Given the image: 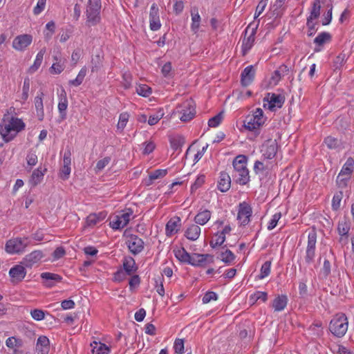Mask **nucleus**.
<instances>
[{
  "instance_id": "nucleus-40",
  "label": "nucleus",
  "mask_w": 354,
  "mask_h": 354,
  "mask_svg": "<svg viewBox=\"0 0 354 354\" xmlns=\"http://www.w3.org/2000/svg\"><path fill=\"white\" fill-rule=\"evenodd\" d=\"M86 72H87V70H86V67H83L79 72L77 76L76 77V78L75 80H70L69 81V84L70 85H72V86H80L82 82L84 81V79L86 75Z\"/></svg>"
},
{
  "instance_id": "nucleus-18",
  "label": "nucleus",
  "mask_w": 354,
  "mask_h": 354,
  "mask_svg": "<svg viewBox=\"0 0 354 354\" xmlns=\"http://www.w3.org/2000/svg\"><path fill=\"white\" fill-rule=\"evenodd\" d=\"M40 276L44 280L43 285L47 288L53 287L57 283L60 282L62 279V277L60 275L51 272H43Z\"/></svg>"
},
{
  "instance_id": "nucleus-54",
  "label": "nucleus",
  "mask_w": 354,
  "mask_h": 354,
  "mask_svg": "<svg viewBox=\"0 0 354 354\" xmlns=\"http://www.w3.org/2000/svg\"><path fill=\"white\" fill-rule=\"evenodd\" d=\"M350 230L349 224L346 222H341L339 223L337 230L339 232V234L341 236L347 235L348 233V231Z\"/></svg>"
},
{
  "instance_id": "nucleus-36",
  "label": "nucleus",
  "mask_w": 354,
  "mask_h": 354,
  "mask_svg": "<svg viewBox=\"0 0 354 354\" xmlns=\"http://www.w3.org/2000/svg\"><path fill=\"white\" fill-rule=\"evenodd\" d=\"M331 40V35L327 32L319 33L314 39V44L317 46H322Z\"/></svg>"
},
{
  "instance_id": "nucleus-31",
  "label": "nucleus",
  "mask_w": 354,
  "mask_h": 354,
  "mask_svg": "<svg viewBox=\"0 0 354 354\" xmlns=\"http://www.w3.org/2000/svg\"><path fill=\"white\" fill-rule=\"evenodd\" d=\"M106 216L104 212L98 214H91L86 218V223L88 226H94L100 222L102 221Z\"/></svg>"
},
{
  "instance_id": "nucleus-53",
  "label": "nucleus",
  "mask_w": 354,
  "mask_h": 354,
  "mask_svg": "<svg viewBox=\"0 0 354 354\" xmlns=\"http://www.w3.org/2000/svg\"><path fill=\"white\" fill-rule=\"evenodd\" d=\"M286 0H276L275 3L272 5V9L273 12V15H275L276 17L281 15L280 9L283 6Z\"/></svg>"
},
{
  "instance_id": "nucleus-44",
  "label": "nucleus",
  "mask_w": 354,
  "mask_h": 354,
  "mask_svg": "<svg viewBox=\"0 0 354 354\" xmlns=\"http://www.w3.org/2000/svg\"><path fill=\"white\" fill-rule=\"evenodd\" d=\"M270 267L271 262L269 261H266L261 266L260 270V274L259 275V278L262 279L266 277H268L270 273Z\"/></svg>"
},
{
  "instance_id": "nucleus-29",
  "label": "nucleus",
  "mask_w": 354,
  "mask_h": 354,
  "mask_svg": "<svg viewBox=\"0 0 354 354\" xmlns=\"http://www.w3.org/2000/svg\"><path fill=\"white\" fill-rule=\"evenodd\" d=\"M288 298L286 295H279L272 301V307L275 311H282L287 306Z\"/></svg>"
},
{
  "instance_id": "nucleus-48",
  "label": "nucleus",
  "mask_w": 354,
  "mask_h": 354,
  "mask_svg": "<svg viewBox=\"0 0 354 354\" xmlns=\"http://www.w3.org/2000/svg\"><path fill=\"white\" fill-rule=\"evenodd\" d=\"M136 92L140 95L147 97L151 93V88L146 84H141L136 88Z\"/></svg>"
},
{
  "instance_id": "nucleus-26",
  "label": "nucleus",
  "mask_w": 354,
  "mask_h": 354,
  "mask_svg": "<svg viewBox=\"0 0 354 354\" xmlns=\"http://www.w3.org/2000/svg\"><path fill=\"white\" fill-rule=\"evenodd\" d=\"M191 17H192V24L191 29L196 33L200 27V23L201 21V16L198 12V8L196 6H193L191 8Z\"/></svg>"
},
{
  "instance_id": "nucleus-4",
  "label": "nucleus",
  "mask_w": 354,
  "mask_h": 354,
  "mask_svg": "<svg viewBox=\"0 0 354 354\" xmlns=\"http://www.w3.org/2000/svg\"><path fill=\"white\" fill-rule=\"evenodd\" d=\"M101 0H88L86 8L87 23L95 26L100 21Z\"/></svg>"
},
{
  "instance_id": "nucleus-47",
  "label": "nucleus",
  "mask_w": 354,
  "mask_h": 354,
  "mask_svg": "<svg viewBox=\"0 0 354 354\" xmlns=\"http://www.w3.org/2000/svg\"><path fill=\"white\" fill-rule=\"evenodd\" d=\"M215 236L216 239L210 241V245L213 248L221 245L225 241V236L221 232L217 233Z\"/></svg>"
},
{
  "instance_id": "nucleus-12",
  "label": "nucleus",
  "mask_w": 354,
  "mask_h": 354,
  "mask_svg": "<svg viewBox=\"0 0 354 354\" xmlns=\"http://www.w3.org/2000/svg\"><path fill=\"white\" fill-rule=\"evenodd\" d=\"M9 275L11 277L12 283H17L25 278L26 270L21 264L16 265L10 269Z\"/></svg>"
},
{
  "instance_id": "nucleus-34",
  "label": "nucleus",
  "mask_w": 354,
  "mask_h": 354,
  "mask_svg": "<svg viewBox=\"0 0 354 354\" xmlns=\"http://www.w3.org/2000/svg\"><path fill=\"white\" fill-rule=\"evenodd\" d=\"M211 218V212L204 209L199 212L195 216L194 221L196 223L203 225L207 223Z\"/></svg>"
},
{
  "instance_id": "nucleus-3",
  "label": "nucleus",
  "mask_w": 354,
  "mask_h": 354,
  "mask_svg": "<svg viewBox=\"0 0 354 354\" xmlns=\"http://www.w3.org/2000/svg\"><path fill=\"white\" fill-rule=\"evenodd\" d=\"M266 121L263 116V111L261 109L257 108L252 115H249L244 120V127L251 131L254 132V135L259 134V129Z\"/></svg>"
},
{
  "instance_id": "nucleus-21",
  "label": "nucleus",
  "mask_w": 354,
  "mask_h": 354,
  "mask_svg": "<svg viewBox=\"0 0 354 354\" xmlns=\"http://www.w3.org/2000/svg\"><path fill=\"white\" fill-rule=\"evenodd\" d=\"M254 74L255 72L252 65L245 67L241 75V84L243 86H248L250 85L254 78Z\"/></svg>"
},
{
  "instance_id": "nucleus-32",
  "label": "nucleus",
  "mask_w": 354,
  "mask_h": 354,
  "mask_svg": "<svg viewBox=\"0 0 354 354\" xmlns=\"http://www.w3.org/2000/svg\"><path fill=\"white\" fill-rule=\"evenodd\" d=\"M93 354H109L110 349L104 344L94 341L91 343Z\"/></svg>"
},
{
  "instance_id": "nucleus-58",
  "label": "nucleus",
  "mask_w": 354,
  "mask_h": 354,
  "mask_svg": "<svg viewBox=\"0 0 354 354\" xmlns=\"http://www.w3.org/2000/svg\"><path fill=\"white\" fill-rule=\"evenodd\" d=\"M281 216V212L275 213L272 216V218H271V220L269 222L268 225V229L269 230H273L277 226V224L279 220L280 219Z\"/></svg>"
},
{
  "instance_id": "nucleus-38",
  "label": "nucleus",
  "mask_w": 354,
  "mask_h": 354,
  "mask_svg": "<svg viewBox=\"0 0 354 354\" xmlns=\"http://www.w3.org/2000/svg\"><path fill=\"white\" fill-rule=\"evenodd\" d=\"M45 53L46 50L45 48H43L40 50V51L37 53L34 64L29 68L30 73H35L39 68V66L41 64Z\"/></svg>"
},
{
  "instance_id": "nucleus-42",
  "label": "nucleus",
  "mask_w": 354,
  "mask_h": 354,
  "mask_svg": "<svg viewBox=\"0 0 354 354\" xmlns=\"http://www.w3.org/2000/svg\"><path fill=\"white\" fill-rule=\"evenodd\" d=\"M219 258L225 263L230 264L235 259V255L234 254V253L231 250H230L228 249H226L225 251L222 252L220 254V257Z\"/></svg>"
},
{
  "instance_id": "nucleus-11",
  "label": "nucleus",
  "mask_w": 354,
  "mask_h": 354,
  "mask_svg": "<svg viewBox=\"0 0 354 354\" xmlns=\"http://www.w3.org/2000/svg\"><path fill=\"white\" fill-rule=\"evenodd\" d=\"M126 244L129 251L134 255L140 253L144 249V241L137 235H129L126 241Z\"/></svg>"
},
{
  "instance_id": "nucleus-63",
  "label": "nucleus",
  "mask_w": 354,
  "mask_h": 354,
  "mask_svg": "<svg viewBox=\"0 0 354 354\" xmlns=\"http://www.w3.org/2000/svg\"><path fill=\"white\" fill-rule=\"evenodd\" d=\"M149 26L152 30H158L160 29L161 24L159 17L149 18Z\"/></svg>"
},
{
  "instance_id": "nucleus-56",
  "label": "nucleus",
  "mask_w": 354,
  "mask_h": 354,
  "mask_svg": "<svg viewBox=\"0 0 354 354\" xmlns=\"http://www.w3.org/2000/svg\"><path fill=\"white\" fill-rule=\"evenodd\" d=\"M250 299L253 301H257V300L261 299L265 302L268 299V295L266 292L258 291L250 296Z\"/></svg>"
},
{
  "instance_id": "nucleus-17",
  "label": "nucleus",
  "mask_w": 354,
  "mask_h": 354,
  "mask_svg": "<svg viewBox=\"0 0 354 354\" xmlns=\"http://www.w3.org/2000/svg\"><path fill=\"white\" fill-rule=\"evenodd\" d=\"M44 257L41 250H34L25 256L23 259V263L27 268H32L35 263H37Z\"/></svg>"
},
{
  "instance_id": "nucleus-60",
  "label": "nucleus",
  "mask_w": 354,
  "mask_h": 354,
  "mask_svg": "<svg viewBox=\"0 0 354 354\" xmlns=\"http://www.w3.org/2000/svg\"><path fill=\"white\" fill-rule=\"evenodd\" d=\"M30 315L32 317L37 321H41L44 319L45 315L44 312L39 309H34L31 310Z\"/></svg>"
},
{
  "instance_id": "nucleus-9",
  "label": "nucleus",
  "mask_w": 354,
  "mask_h": 354,
  "mask_svg": "<svg viewBox=\"0 0 354 354\" xmlns=\"http://www.w3.org/2000/svg\"><path fill=\"white\" fill-rule=\"evenodd\" d=\"M264 107H268L270 111H274L275 108H281L284 103V97L279 94L267 93L264 97Z\"/></svg>"
},
{
  "instance_id": "nucleus-55",
  "label": "nucleus",
  "mask_w": 354,
  "mask_h": 354,
  "mask_svg": "<svg viewBox=\"0 0 354 354\" xmlns=\"http://www.w3.org/2000/svg\"><path fill=\"white\" fill-rule=\"evenodd\" d=\"M46 28L48 30V32L45 34V38L46 39H50L55 31V22L53 21H49L48 23L46 24Z\"/></svg>"
},
{
  "instance_id": "nucleus-6",
  "label": "nucleus",
  "mask_w": 354,
  "mask_h": 354,
  "mask_svg": "<svg viewBox=\"0 0 354 354\" xmlns=\"http://www.w3.org/2000/svg\"><path fill=\"white\" fill-rule=\"evenodd\" d=\"M28 245L27 237H17L8 240L6 243L5 250L9 254H19L23 252Z\"/></svg>"
},
{
  "instance_id": "nucleus-61",
  "label": "nucleus",
  "mask_w": 354,
  "mask_h": 354,
  "mask_svg": "<svg viewBox=\"0 0 354 354\" xmlns=\"http://www.w3.org/2000/svg\"><path fill=\"white\" fill-rule=\"evenodd\" d=\"M71 167L62 166L59 171V177L63 180H66L69 178L71 174Z\"/></svg>"
},
{
  "instance_id": "nucleus-30",
  "label": "nucleus",
  "mask_w": 354,
  "mask_h": 354,
  "mask_svg": "<svg viewBox=\"0 0 354 354\" xmlns=\"http://www.w3.org/2000/svg\"><path fill=\"white\" fill-rule=\"evenodd\" d=\"M43 96L44 93L42 92L40 93L39 95L35 97V106L37 111V115L40 121L44 119V104H43Z\"/></svg>"
},
{
  "instance_id": "nucleus-20",
  "label": "nucleus",
  "mask_w": 354,
  "mask_h": 354,
  "mask_svg": "<svg viewBox=\"0 0 354 354\" xmlns=\"http://www.w3.org/2000/svg\"><path fill=\"white\" fill-rule=\"evenodd\" d=\"M35 350L37 354H48L50 341L46 336L41 335L38 337Z\"/></svg>"
},
{
  "instance_id": "nucleus-64",
  "label": "nucleus",
  "mask_w": 354,
  "mask_h": 354,
  "mask_svg": "<svg viewBox=\"0 0 354 354\" xmlns=\"http://www.w3.org/2000/svg\"><path fill=\"white\" fill-rule=\"evenodd\" d=\"M175 352L179 354H182L184 352V342L183 339H177L174 342V346Z\"/></svg>"
},
{
  "instance_id": "nucleus-27",
  "label": "nucleus",
  "mask_w": 354,
  "mask_h": 354,
  "mask_svg": "<svg viewBox=\"0 0 354 354\" xmlns=\"http://www.w3.org/2000/svg\"><path fill=\"white\" fill-rule=\"evenodd\" d=\"M258 25H257L255 28H252L250 35L246 38H245L243 40L242 44V50L243 55H245L247 52L250 50V48L252 47L254 42V35L256 33V29L257 28Z\"/></svg>"
},
{
  "instance_id": "nucleus-23",
  "label": "nucleus",
  "mask_w": 354,
  "mask_h": 354,
  "mask_svg": "<svg viewBox=\"0 0 354 354\" xmlns=\"http://www.w3.org/2000/svg\"><path fill=\"white\" fill-rule=\"evenodd\" d=\"M180 225V218L179 217H174L171 218L166 224L165 231L167 236L178 232Z\"/></svg>"
},
{
  "instance_id": "nucleus-22",
  "label": "nucleus",
  "mask_w": 354,
  "mask_h": 354,
  "mask_svg": "<svg viewBox=\"0 0 354 354\" xmlns=\"http://www.w3.org/2000/svg\"><path fill=\"white\" fill-rule=\"evenodd\" d=\"M231 185V178L230 175L222 171L220 173L219 180L218 181L217 187L221 192H225L229 190Z\"/></svg>"
},
{
  "instance_id": "nucleus-24",
  "label": "nucleus",
  "mask_w": 354,
  "mask_h": 354,
  "mask_svg": "<svg viewBox=\"0 0 354 354\" xmlns=\"http://www.w3.org/2000/svg\"><path fill=\"white\" fill-rule=\"evenodd\" d=\"M123 270L125 271L129 276L133 275L138 270L134 259L131 257H125L123 259Z\"/></svg>"
},
{
  "instance_id": "nucleus-15",
  "label": "nucleus",
  "mask_w": 354,
  "mask_h": 354,
  "mask_svg": "<svg viewBox=\"0 0 354 354\" xmlns=\"http://www.w3.org/2000/svg\"><path fill=\"white\" fill-rule=\"evenodd\" d=\"M178 111L182 114L180 119L183 122L189 121L196 114L195 108L191 101L184 102L181 106V109Z\"/></svg>"
},
{
  "instance_id": "nucleus-7",
  "label": "nucleus",
  "mask_w": 354,
  "mask_h": 354,
  "mask_svg": "<svg viewBox=\"0 0 354 354\" xmlns=\"http://www.w3.org/2000/svg\"><path fill=\"white\" fill-rule=\"evenodd\" d=\"M132 215L133 210L127 209L113 218V220L110 222V226L113 230H120L129 223Z\"/></svg>"
},
{
  "instance_id": "nucleus-41",
  "label": "nucleus",
  "mask_w": 354,
  "mask_h": 354,
  "mask_svg": "<svg viewBox=\"0 0 354 354\" xmlns=\"http://www.w3.org/2000/svg\"><path fill=\"white\" fill-rule=\"evenodd\" d=\"M320 0H315L313 3L310 15L307 19L313 20L318 18L320 15Z\"/></svg>"
},
{
  "instance_id": "nucleus-51",
  "label": "nucleus",
  "mask_w": 354,
  "mask_h": 354,
  "mask_svg": "<svg viewBox=\"0 0 354 354\" xmlns=\"http://www.w3.org/2000/svg\"><path fill=\"white\" fill-rule=\"evenodd\" d=\"M164 113L160 110L156 113L151 115L148 120V124L151 126L154 125L162 118Z\"/></svg>"
},
{
  "instance_id": "nucleus-25",
  "label": "nucleus",
  "mask_w": 354,
  "mask_h": 354,
  "mask_svg": "<svg viewBox=\"0 0 354 354\" xmlns=\"http://www.w3.org/2000/svg\"><path fill=\"white\" fill-rule=\"evenodd\" d=\"M46 171L47 169L45 168L44 170H41V167H39L33 171L28 181L31 187H35L42 181L44 174L46 172Z\"/></svg>"
},
{
  "instance_id": "nucleus-35",
  "label": "nucleus",
  "mask_w": 354,
  "mask_h": 354,
  "mask_svg": "<svg viewBox=\"0 0 354 354\" xmlns=\"http://www.w3.org/2000/svg\"><path fill=\"white\" fill-rule=\"evenodd\" d=\"M326 146L330 149H339L342 148V142L336 138L328 136L324 139Z\"/></svg>"
},
{
  "instance_id": "nucleus-46",
  "label": "nucleus",
  "mask_w": 354,
  "mask_h": 354,
  "mask_svg": "<svg viewBox=\"0 0 354 354\" xmlns=\"http://www.w3.org/2000/svg\"><path fill=\"white\" fill-rule=\"evenodd\" d=\"M110 161V157H105L103 159L98 160L95 167V172L98 173L104 169L109 164Z\"/></svg>"
},
{
  "instance_id": "nucleus-45",
  "label": "nucleus",
  "mask_w": 354,
  "mask_h": 354,
  "mask_svg": "<svg viewBox=\"0 0 354 354\" xmlns=\"http://www.w3.org/2000/svg\"><path fill=\"white\" fill-rule=\"evenodd\" d=\"M343 197V192L342 191L337 192L332 201V207L334 210H337L340 207V203Z\"/></svg>"
},
{
  "instance_id": "nucleus-13",
  "label": "nucleus",
  "mask_w": 354,
  "mask_h": 354,
  "mask_svg": "<svg viewBox=\"0 0 354 354\" xmlns=\"http://www.w3.org/2000/svg\"><path fill=\"white\" fill-rule=\"evenodd\" d=\"M278 144L276 140H268L263 145L262 152L263 156L267 159L273 158L277 152Z\"/></svg>"
},
{
  "instance_id": "nucleus-39",
  "label": "nucleus",
  "mask_w": 354,
  "mask_h": 354,
  "mask_svg": "<svg viewBox=\"0 0 354 354\" xmlns=\"http://www.w3.org/2000/svg\"><path fill=\"white\" fill-rule=\"evenodd\" d=\"M185 142V138L181 136H178L170 139L171 147L175 151L180 149Z\"/></svg>"
},
{
  "instance_id": "nucleus-33",
  "label": "nucleus",
  "mask_w": 354,
  "mask_h": 354,
  "mask_svg": "<svg viewBox=\"0 0 354 354\" xmlns=\"http://www.w3.org/2000/svg\"><path fill=\"white\" fill-rule=\"evenodd\" d=\"M354 159L351 157L347 158L345 164L343 165L339 176H350L353 171Z\"/></svg>"
},
{
  "instance_id": "nucleus-2",
  "label": "nucleus",
  "mask_w": 354,
  "mask_h": 354,
  "mask_svg": "<svg viewBox=\"0 0 354 354\" xmlns=\"http://www.w3.org/2000/svg\"><path fill=\"white\" fill-rule=\"evenodd\" d=\"M235 181L241 185L248 184L250 181L249 170L247 168V158L244 155H239L235 158L232 163Z\"/></svg>"
},
{
  "instance_id": "nucleus-49",
  "label": "nucleus",
  "mask_w": 354,
  "mask_h": 354,
  "mask_svg": "<svg viewBox=\"0 0 354 354\" xmlns=\"http://www.w3.org/2000/svg\"><path fill=\"white\" fill-rule=\"evenodd\" d=\"M346 61V55L341 53L337 55L333 61V67L335 70L339 69Z\"/></svg>"
},
{
  "instance_id": "nucleus-57",
  "label": "nucleus",
  "mask_w": 354,
  "mask_h": 354,
  "mask_svg": "<svg viewBox=\"0 0 354 354\" xmlns=\"http://www.w3.org/2000/svg\"><path fill=\"white\" fill-rule=\"evenodd\" d=\"M312 19H307L306 26L308 27L307 35L308 37L313 36L317 30L316 28V24L313 21Z\"/></svg>"
},
{
  "instance_id": "nucleus-59",
  "label": "nucleus",
  "mask_w": 354,
  "mask_h": 354,
  "mask_svg": "<svg viewBox=\"0 0 354 354\" xmlns=\"http://www.w3.org/2000/svg\"><path fill=\"white\" fill-rule=\"evenodd\" d=\"M30 84L29 78H26L24 81L23 92H22V95H21V98L24 100H26L28 97V92H29V89H30Z\"/></svg>"
},
{
  "instance_id": "nucleus-28",
  "label": "nucleus",
  "mask_w": 354,
  "mask_h": 354,
  "mask_svg": "<svg viewBox=\"0 0 354 354\" xmlns=\"http://www.w3.org/2000/svg\"><path fill=\"white\" fill-rule=\"evenodd\" d=\"M201 234V227L198 225H191L185 231V236L191 241H196Z\"/></svg>"
},
{
  "instance_id": "nucleus-8",
  "label": "nucleus",
  "mask_w": 354,
  "mask_h": 354,
  "mask_svg": "<svg viewBox=\"0 0 354 354\" xmlns=\"http://www.w3.org/2000/svg\"><path fill=\"white\" fill-rule=\"evenodd\" d=\"M317 243V233L311 230L308 235V245L306 250L305 261L307 263L313 261L315 256V245Z\"/></svg>"
},
{
  "instance_id": "nucleus-5",
  "label": "nucleus",
  "mask_w": 354,
  "mask_h": 354,
  "mask_svg": "<svg viewBox=\"0 0 354 354\" xmlns=\"http://www.w3.org/2000/svg\"><path fill=\"white\" fill-rule=\"evenodd\" d=\"M329 330L337 337L344 336L348 330L346 317L344 314L336 315L330 322Z\"/></svg>"
},
{
  "instance_id": "nucleus-50",
  "label": "nucleus",
  "mask_w": 354,
  "mask_h": 354,
  "mask_svg": "<svg viewBox=\"0 0 354 354\" xmlns=\"http://www.w3.org/2000/svg\"><path fill=\"white\" fill-rule=\"evenodd\" d=\"M222 120H223V113L221 112L209 120L208 125L210 127H216L220 124Z\"/></svg>"
},
{
  "instance_id": "nucleus-62",
  "label": "nucleus",
  "mask_w": 354,
  "mask_h": 354,
  "mask_svg": "<svg viewBox=\"0 0 354 354\" xmlns=\"http://www.w3.org/2000/svg\"><path fill=\"white\" fill-rule=\"evenodd\" d=\"M26 161L28 165L35 166L37 163V156L35 153L29 151L26 156Z\"/></svg>"
},
{
  "instance_id": "nucleus-43",
  "label": "nucleus",
  "mask_w": 354,
  "mask_h": 354,
  "mask_svg": "<svg viewBox=\"0 0 354 354\" xmlns=\"http://www.w3.org/2000/svg\"><path fill=\"white\" fill-rule=\"evenodd\" d=\"M167 174V169H156L149 174V183L151 184L154 180L165 176Z\"/></svg>"
},
{
  "instance_id": "nucleus-19",
  "label": "nucleus",
  "mask_w": 354,
  "mask_h": 354,
  "mask_svg": "<svg viewBox=\"0 0 354 354\" xmlns=\"http://www.w3.org/2000/svg\"><path fill=\"white\" fill-rule=\"evenodd\" d=\"M68 107V99L64 89H62L59 94L58 110L62 120L66 118V109Z\"/></svg>"
},
{
  "instance_id": "nucleus-10",
  "label": "nucleus",
  "mask_w": 354,
  "mask_h": 354,
  "mask_svg": "<svg viewBox=\"0 0 354 354\" xmlns=\"http://www.w3.org/2000/svg\"><path fill=\"white\" fill-rule=\"evenodd\" d=\"M252 213V207L248 203L243 202L239 204L237 219L240 221L241 225L245 226L249 223Z\"/></svg>"
},
{
  "instance_id": "nucleus-16",
  "label": "nucleus",
  "mask_w": 354,
  "mask_h": 354,
  "mask_svg": "<svg viewBox=\"0 0 354 354\" xmlns=\"http://www.w3.org/2000/svg\"><path fill=\"white\" fill-rule=\"evenodd\" d=\"M207 262L213 263L214 257L208 254L194 253L191 256L189 263L194 266H204Z\"/></svg>"
},
{
  "instance_id": "nucleus-37",
  "label": "nucleus",
  "mask_w": 354,
  "mask_h": 354,
  "mask_svg": "<svg viewBox=\"0 0 354 354\" xmlns=\"http://www.w3.org/2000/svg\"><path fill=\"white\" fill-rule=\"evenodd\" d=\"M174 252L175 257L182 262L188 263L191 258V254H189L184 248H181L180 249L174 250Z\"/></svg>"
},
{
  "instance_id": "nucleus-1",
  "label": "nucleus",
  "mask_w": 354,
  "mask_h": 354,
  "mask_svg": "<svg viewBox=\"0 0 354 354\" xmlns=\"http://www.w3.org/2000/svg\"><path fill=\"white\" fill-rule=\"evenodd\" d=\"M24 128L25 124L21 119L4 115L0 124V133L3 139L8 142L11 141Z\"/></svg>"
},
{
  "instance_id": "nucleus-52",
  "label": "nucleus",
  "mask_w": 354,
  "mask_h": 354,
  "mask_svg": "<svg viewBox=\"0 0 354 354\" xmlns=\"http://www.w3.org/2000/svg\"><path fill=\"white\" fill-rule=\"evenodd\" d=\"M129 115L127 113H122L120 115L119 121L118 123V129L123 130V129L126 127L127 123L129 120Z\"/></svg>"
},
{
  "instance_id": "nucleus-14",
  "label": "nucleus",
  "mask_w": 354,
  "mask_h": 354,
  "mask_svg": "<svg viewBox=\"0 0 354 354\" xmlns=\"http://www.w3.org/2000/svg\"><path fill=\"white\" fill-rule=\"evenodd\" d=\"M32 37L30 35L24 34L16 37L12 41V47L19 51L24 50L32 42Z\"/></svg>"
}]
</instances>
